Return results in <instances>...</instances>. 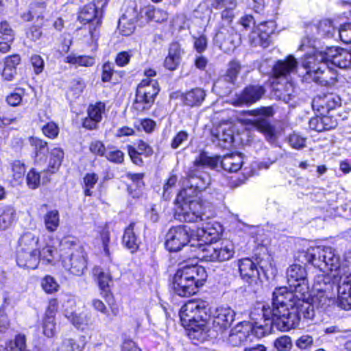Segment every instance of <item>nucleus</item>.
Wrapping results in <instances>:
<instances>
[{"mask_svg":"<svg viewBox=\"0 0 351 351\" xmlns=\"http://www.w3.org/2000/svg\"><path fill=\"white\" fill-rule=\"evenodd\" d=\"M219 158L201 153L189 168L184 181V188L179 192L175 204L178 206L177 215L180 220L187 223L205 221L215 215L213 205L208 202L196 199L199 192L210 184L208 175H202L199 170L204 167L215 169Z\"/></svg>","mask_w":351,"mask_h":351,"instance_id":"nucleus-1","label":"nucleus"},{"mask_svg":"<svg viewBox=\"0 0 351 351\" xmlns=\"http://www.w3.org/2000/svg\"><path fill=\"white\" fill-rule=\"evenodd\" d=\"M286 287H278L273 293L271 306H263V317H273L277 330L288 331L299 324V317L295 309L298 293L293 289Z\"/></svg>","mask_w":351,"mask_h":351,"instance_id":"nucleus-2","label":"nucleus"},{"mask_svg":"<svg viewBox=\"0 0 351 351\" xmlns=\"http://www.w3.org/2000/svg\"><path fill=\"white\" fill-rule=\"evenodd\" d=\"M222 226L215 221L207 222L197 232L198 250L202 253V258L206 261H225L230 259L234 254L233 245L230 242L221 245L216 242L222 233Z\"/></svg>","mask_w":351,"mask_h":351,"instance_id":"nucleus-3","label":"nucleus"},{"mask_svg":"<svg viewBox=\"0 0 351 351\" xmlns=\"http://www.w3.org/2000/svg\"><path fill=\"white\" fill-rule=\"evenodd\" d=\"M206 306L205 301L190 300L180 311L182 324L191 339H204L206 336Z\"/></svg>","mask_w":351,"mask_h":351,"instance_id":"nucleus-4","label":"nucleus"},{"mask_svg":"<svg viewBox=\"0 0 351 351\" xmlns=\"http://www.w3.org/2000/svg\"><path fill=\"white\" fill-rule=\"evenodd\" d=\"M298 62L293 56L278 60L272 67L271 85L274 95L285 102H288L294 93V86L291 75L296 73Z\"/></svg>","mask_w":351,"mask_h":351,"instance_id":"nucleus-5","label":"nucleus"},{"mask_svg":"<svg viewBox=\"0 0 351 351\" xmlns=\"http://www.w3.org/2000/svg\"><path fill=\"white\" fill-rule=\"evenodd\" d=\"M205 269L197 264L184 265L174 275L173 288L174 292L181 297H189L198 291L206 280Z\"/></svg>","mask_w":351,"mask_h":351,"instance_id":"nucleus-6","label":"nucleus"},{"mask_svg":"<svg viewBox=\"0 0 351 351\" xmlns=\"http://www.w3.org/2000/svg\"><path fill=\"white\" fill-rule=\"evenodd\" d=\"M60 258L65 269L76 276H81L86 267L83 251L71 238H64L60 243Z\"/></svg>","mask_w":351,"mask_h":351,"instance_id":"nucleus-7","label":"nucleus"},{"mask_svg":"<svg viewBox=\"0 0 351 351\" xmlns=\"http://www.w3.org/2000/svg\"><path fill=\"white\" fill-rule=\"evenodd\" d=\"M305 260L326 273L339 268V258L330 247L316 246L308 248L304 253Z\"/></svg>","mask_w":351,"mask_h":351,"instance_id":"nucleus-8","label":"nucleus"},{"mask_svg":"<svg viewBox=\"0 0 351 351\" xmlns=\"http://www.w3.org/2000/svg\"><path fill=\"white\" fill-rule=\"evenodd\" d=\"M346 261L348 263L347 267L340 266L339 264V268L333 271H328L326 273L322 272V274L316 275L313 289L317 293L328 292L332 291L334 282L338 283V288L339 287V280L340 276L342 274L341 269H346L351 271V252L346 254L345 257Z\"/></svg>","mask_w":351,"mask_h":351,"instance_id":"nucleus-9","label":"nucleus"},{"mask_svg":"<svg viewBox=\"0 0 351 351\" xmlns=\"http://www.w3.org/2000/svg\"><path fill=\"white\" fill-rule=\"evenodd\" d=\"M193 241V231L189 227L178 226L171 228L166 234L165 246L170 252H177Z\"/></svg>","mask_w":351,"mask_h":351,"instance_id":"nucleus-10","label":"nucleus"},{"mask_svg":"<svg viewBox=\"0 0 351 351\" xmlns=\"http://www.w3.org/2000/svg\"><path fill=\"white\" fill-rule=\"evenodd\" d=\"M287 279L289 287L293 289L298 297L308 295V283L304 267L298 264L290 265L287 270Z\"/></svg>","mask_w":351,"mask_h":351,"instance_id":"nucleus-11","label":"nucleus"},{"mask_svg":"<svg viewBox=\"0 0 351 351\" xmlns=\"http://www.w3.org/2000/svg\"><path fill=\"white\" fill-rule=\"evenodd\" d=\"M324 53L319 54V58L326 60V64L330 62L341 69L351 67V50L348 51L338 47H330L326 48Z\"/></svg>","mask_w":351,"mask_h":351,"instance_id":"nucleus-12","label":"nucleus"},{"mask_svg":"<svg viewBox=\"0 0 351 351\" xmlns=\"http://www.w3.org/2000/svg\"><path fill=\"white\" fill-rule=\"evenodd\" d=\"M214 42L221 50L229 53L239 44L240 36L232 27H221L215 34Z\"/></svg>","mask_w":351,"mask_h":351,"instance_id":"nucleus-13","label":"nucleus"},{"mask_svg":"<svg viewBox=\"0 0 351 351\" xmlns=\"http://www.w3.org/2000/svg\"><path fill=\"white\" fill-rule=\"evenodd\" d=\"M159 90L158 84L156 80L148 78L143 79L137 86L135 101L136 103H144L148 105L147 107H143V110H144L149 107V104L154 103Z\"/></svg>","mask_w":351,"mask_h":351,"instance_id":"nucleus-14","label":"nucleus"},{"mask_svg":"<svg viewBox=\"0 0 351 351\" xmlns=\"http://www.w3.org/2000/svg\"><path fill=\"white\" fill-rule=\"evenodd\" d=\"M262 112L263 113H250L252 118L244 121L263 133L268 141H274L275 129L267 120V117L272 116V111Z\"/></svg>","mask_w":351,"mask_h":351,"instance_id":"nucleus-15","label":"nucleus"},{"mask_svg":"<svg viewBox=\"0 0 351 351\" xmlns=\"http://www.w3.org/2000/svg\"><path fill=\"white\" fill-rule=\"evenodd\" d=\"M339 287V306L344 310L351 309V271L341 269Z\"/></svg>","mask_w":351,"mask_h":351,"instance_id":"nucleus-16","label":"nucleus"},{"mask_svg":"<svg viewBox=\"0 0 351 351\" xmlns=\"http://www.w3.org/2000/svg\"><path fill=\"white\" fill-rule=\"evenodd\" d=\"M250 323L241 322L231 329L228 338V343L232 346H240L247 341H252Z\"/></svg>","mask_w":351,"mask_h":351,"instance_id":"nucleus-17","label":"nucleus"},{"mask_svg":"<svg viewBox=\"0 0 351 351\" xmlns=\"http://www.w3.org/2000/svg\"><path fill=\"white\" fill-rule=\"evenodd\" d=\"M236 312L228 306H221L216 309L213 319V325L216 330L223 332L235 319Z\"/></svg>","mask_w":351,"mask_h":351,"instance_id":"nucleus-18","label":"nucleus"},{"mask_svg":"<svg viewBox=\"0 0 351 351\" xmlns=\"http://www.w3.org/2000/svg\"><path fill=\"white\" fill-rule=\"evenodd\" d=\"M265 93V89L261 86H249L246 87L243 93L237 96V98L232 101L234 106H241L243 104H251L259 100Z\"/></svg>","mask_w":351,"mask_h":351,"instance_id":"nucleus-19","label":"nucleus"},{"mask_svg":"<svg viewBox=\"0 0 351 351\" xmlns=\"http://www.w3.org/2000/svg\"><path fill=\"white\" fill-rule=\"evenodd\" d=\"M310 80H312V81L322 86L330 87L336 84L337 75L336 73L328 67L322 68L321 66L317 67V69L314 71V75Z\"/></svg>","mask_w":351,"mask_h":351,"instance_id":"nucleus-20","label":"nucleus"},{"mask_svg":"<svg viewBox=\"0 0 351 351\" xmlns=\"http://www.w3.org/2000/svg\"><path fill=\"white\" fill-rule=\"evenodd\" d=\"M40 256L37 250H17L16 263L23 268L34 269L37 268Z\"/></svg>","mask_w":351,"mask_h":351,"instance_id":"nucleus-21","label":"nucleus"},{"mask_svg":"<svg viewBox=\"0 0 351 351\" xmlns=\"http://www.w3.org/2000/svg\"><path fill=\"white\" fill-rule=\"evenodd\" d=\"M101 11L93 3H90L85 5L78 16V19L80 22L84 23H93L95 26L101 24Z\"/></svg>","mask_w":351,"mask_h":351,"instance_id":"nucleus-22","label":"nucleus"},{"mask_svg":"<svg viewBox=\"0 0 351 351\" xmlns=\"http://www.w3.org/2000/svg\"><path fill=\"white\" fill-rule=\"evenodd\" d=\"M339 104L340 98L332 94L318 95L312 101L313 110H335Z\"/></svg>","mask_w":351,"mask_h":351,"instance_id":"nucleus-23","label":"nucleus"},{"mask_svg":"<svg viewBox=\"0 0 351 351\" xmlns=\"http://www.w3.org/2000/svg\"><path fill=\"white\" fill-rule=\"evenodd\" d=\"M321 53H325L324 50L317 51L313 55H306L302 61V66L306 70V75H304V79L306 80H308L311 78V77L314 75V71L317 69V67H321L319 66L320 63H326V60H322L319 58V55Z\"/></svg>","mask_w":351,"mask_h":351,"instance_id":"nucleus-24","label":"nucleus"},{"mask_svg":"<svg viewBox=\"0 0 351 351\" xmlns=\"http://www.w3.org/2000/svg\"><path fill=\"white\" fill-rule=\"evenodd\" d=\"M239 269L241 278L248 283H251L258 276L257 267L250 258L239 260Z\"/></svg>","mask_w":351,"mask_h":351,"instance_id":"nucleus-25","label":"nucleus"},{"mask_svg":"<svg viewBox=\"0 0 351 351\" xmlns=\"http://www.w3.org/2000/svg\"><path fill=\"white\" fill-rule=\"evenodd\" d=\"M122 242L123 245L131 250L132 252L138 249L140 241L136 232V223H130L125 229Z\"/></svg>","mask_w":351,"mask_h":351,"instance_id":"nucleus-26","label":"nucleus"},{"mask_svg":"<svg viewBox=\"0 0 351 351\" xmlns=\"http://www.w3.org/2000/svg\"><path fill=\"white\" fill-rule=\"evenodd\" d=\"M252 335L260 339L270 334L274 328H277V325L274 323L273 317H264L263 324L256 322L250 323Z\"/></svg>","mask_w":351,"mask_h":351,"instance_id":"nucleus-27","label":"nucleus"},{"mask_svg":"<svg viewBox=\"0 0 351 351\" xmlns=\"http://www.w3.org/2000/svg\"><path fill=\"white\" fill-rule=\"evenodd\" d=\"M215 158H217V156ZM218 158L221 167L228 172H237L242 166V158L240 155L237 154L226 155L221 160L219 157H218Z\"/></svg>","mask_w":351,"mask_h":351,"instance_id":"nucleus-28","label":"nucleus"},{"mask_svg":"<svg viewBox=\"0 0 351 351\" xmlns=\"http://www.w3.org/2000/svg\"><path fill=\"white\" fill-rule=\"evenodd\" d=\"M306 295L298 297L296 300L295 309L299 317V321L302 318L306 320H312L315 317V310L312 304L304 301Z\"/></svg>","mask_w":351,"mask_h":351,"instance_id":"nucleus-29","label":"nucleus"},{"mask_svg":"<svg viewBox=\"0 0 351 351\" xmlns=\"http://www.w3.org/2000/svg\"><path fill=\"white\" fill-rule=\"evenodd\" d=\"M119 19H121V26H123L127 22H130L128 23V27L123 31L126 34H132L135 29V23L138 19V12L136 6L128 8Z\"/></svg>","mask_w":351,"mask_h":351,"instance_id":"nucleus-30","label":"nucleus"},{"mask_svg":"<svg viewBox=\"0 0 351 351\" xmlns=\"http://www.w3.org/2000/svg\"><path fill=\"white\" fill-rule=\"evenodd\" d=\"M180 47L178 43H172L169 49L168 56L166 57L164 66L170 71L175 70L180 61Z\"/></svg>","mask_w":351,"mask_h":351,"instance_id":"nucleus-31","label":"nucleus"},{"mask_svg":"<svg viewBox=\"0 0 351 351\" xmlns=\"http://www.w3.org/2000/svg\"><path fill=\"white\" fill-rule=\"evenodd\" d=\"M271 33L272 30L270 32L266 31L265 24H261L258 29V32H253L250 35V39L254 46L260 45L263 47H267L269 43Z\"/></svg>","mask_w":351,"mask_h":351,"instance_id":"nucleus-32","label":"nucleus"},{"mask_svg":"<svg viewBox=\"0 0 351 351\" xmlns=\"http://www.w3.org/2000/svg\"><path fill=\"white\" fill-rule=\"evenodd\" d=\"M143 12L149 21H152L156 23H164L167 21L169 18V13L166 10L156 8L150 5L144 8Z\"/></svg>","mask_w":351,"mask_h":351,"instance_id":"nucleus-33","label":"nucleus"},{"mask_svg":"<svg viewBox=\"0 0 351 351\" xmlns=\"http://www.w3.org/2000/svg\"><path fill=\"white\" fill-rule=\"evenodd\" d=\"M213 136L219 142V144L222 147H226V144H231L233 141V132L228 124H223L215 129V133L213 132Z\"/></svg>","mask_w":351,"mask_h":351,"instance_id":"nucleus-34","label":"nucleus"},{"mask_svg":"<svg viewBox=\"0 0 351 351\" xmlns=\"http://www.w3.org/2000/svg\"><path fill=\"white\" fill-rule=\"evenodd\" d=\"M234 84V82L223 75L214 83L213 90L219 96H225L232 91Z\"/></svg>","mask_w":351,"mask_h":351,"instance_id":"nucleus-35","label":"nucleus"},{"mask_svg":"<svg viewBox=\"0 0 351 351\" xmlns=\"http://www.w3.org/2000/svg\"><path fill=\"white\" fill-rule=\"evenodd\" d=\"M38 237L32 232H25L19 240V247L17 250H37L36 247L38 243Z\"/></svg>","mask_w":351,"mask_h":351,"instance_id":"nucleus-36","label":"nucleus"},{"mask_svg":"<svg viewBox=\"0 0 351 351\" xmlns=\"http://www.w3.org/2000/svg\"><path fill=\"white\" fill-rule=\"evenodd\" d=\"M204 91L201 88H195L184 95V103L190 107H197L203 101Z\"/></svg>","mask_w":351,"mask_h":351,"instance_id":"nucleus-37","label":"nucleus"},{"mask_svg":"<svg viewBox=\"0 0 351 351\" xmlns=\"http://www.w3.org/2000/svg\"><path fill=\"white\" fill-rule=\"evenodd\" d=\"M65 317L77 328L84 330L88 325L89 318L86 315L71 312L66 313Z\"/></svg>","mask_w":351,"mask_h":351,"instance_id":"nucleus-38","label":"nucleus"},{"mask_svg":"<svg viewBox=\"0 0 351 351\" xmlns=\"http://www.w3.org/2000/svg\"><path fill=\"white\" fill-rule=\"evenodd\" d=\"M44 223L46 229L53 232L56 231L60 225L59 213L56 210L48 211L44 216Z\"/></svg>","mask_w":351,"mask_h":351,"instance_id":"nucleus-39","label":"nucleus"},{"mask_svg":"<svg viewBox=\"0 0 351 351\" xmlns=\"http://www.w3.org/2000/svg\"><path fill=\"white\" fill-rule=\"evenodd\" d=\"M237 5V0H216L213 3L212 7L217 10L224 9L221 13L222 17L230 18L231 16L229 15V11L234 10Z\"/></svg>","mask_w":351,"mask_h":351,"instance_id":"nucleus-40","label":"nucleus"},{"mask_svg":"<svg viewBox=\"0 0 351 351\" xmlns=\"http://www.w3.org/2000/svg\"><path fill=\"white\" fill-rule=\"evenodd\" d=\"M66 62L82 66H91L95 64L93 57L86 56L69 55L66 57Z\"/></svg>","mask_w":351,"mask_h":351,"instance_id":"nucleus-41","label":"nucleus"},{"mask_svg":"<svg viewBox=\"0 0 351 351\" xmlns=\"http://www.w3.org/2000/svg\"><path fill=\"white\" fill-rule=\"evenodd\" d=\"M88 117L84 119L83 126L93 130L96 128L97 123L101 119V111H87Z\"/></svg>","mask_w":351,"mask_h":351,"instance_id":"nucleus-42","label":"nucleus"},{"mask_svg":"<svg viewBox=\"0 0 351 351\" xmlns=\"http://www.w3.org/2000/svg\"><path fill=\"white\" fill-rule=\"evenodd\" d=\"M98 176L95 173H88L85 175L83 178L84 183V193L86 196H91L92 191H90L93 189L95 184L98 181Z\"/></svg>","mask_w":351,"mask_h":351,"instance_id":"nucleus-43","label":"nucleus"},{"mask_svg":"<svg viewBox=\"0 0 351 351\" xmlns=\"http://www.w3.org/2000/svg\"><path fill=\"white\" fill-rule=\"evenodd\" d=\"M94 275L97 277L98 285L101 290L105 291L109 286V282L111 281L110 275L104 271L99 267H95L93 269Z\"/></svg>","mask_w":351,"mask_h":351,"instance_id":"nucleus-44","label":"nucleus"},{"mask_svg":"<svg viewBox=\"0 0 351 351\" xmlns=\"http://www.w3.org/2000/svg\"><path fill=\"white\" fill-rule=\"evenodd\" d=\"M43 333L47 337H52L56 332V323L53 317H44L43 321Z\"/></svg>","mask_w":351,"mask_h":351,"instance_id":"nucleus-45","label":"nucleus"},{"mask_svg":"<svg viewBox=\"0 0 351 351\" xmlns=\"http://www.w3.org/2000/svg\"><path fill=\"white\" fill-rule=\"evenodd\" d=\"M64 158V152L59 147H55L51 151L49 167L53 170L59 168Z\"/></svg>","mask_w":351,"mask_h":351,"instance_id":"nucleus-46","label":"nucleus"},{"mask_svg":"<svg viewBox=\"0 0 351 351\" xmlns=\"http://www.w3.org/2000/svg\"><path fill=\"white\" fill-rule=\"evenodd\" d=\"M332 291L328 292L317 293L314 301L317 302L321 308H325L334 302V296Z\"/></svg>","mask_w":351,"mask_h":351,"instance_id":"nucleus-47","label":"nucleus"},{"mask_svg":"<svg viewBox=\"0 0 351 351\" xmlns=\"http://www.w3.org/2000/svg\"><path fill=\"white\" fill-rule=\"evenodd\" d=\"M41 287L46 293H52L58 290L59 285L53 277L46 276L41 281Z\"/></svg>","mask_w":351,"mask_h":351,"instance_id":"nucleus-48","label":"nucleus"},{"mask_svg":"<svg viewBox=\"0 0 351 351\" xmlns=\"http://www.w3.org/2000/svg\"><path fill=\"white\" fill-rule=\"evenodd\" d=\"M318 29L322 34L327 36L335 37V34L337 35L338 29L333 27L332 21L330 20L322 21L319 24Z\"/></svg>","mask_w":351,"mask_h":351,"instance_id":"nucleus-49","label":"nucleus"},{"mask_svg":"<svg viewBox=\"0 0 351 351\" xmlns=\"http://www.w3.org/2000/svg\"><path fill=\"white\" fill-rule=\"evenodd\" d=\"M57 252L52 246H45L40 252H38L40 260L46 261L47 263H51L55 259Z\"/></svg>","mask_w":351,"mask_h":351,"instance_id":"nucleus-50","label":"nucleus"},{"mask_svg":"<svg viewBox=\"0 0 351 351\" xmlns=\"http://www.w3.org/2000/svg\"><path fill=\"white\" fill-rule=\"evenodd\" d=\"M289 143L295 149H300L306 146V138L293 132L289 137Z\"/></svg>","mask_w":351,"mask_h":351,"instance_id":"nucleus-51","label":"nucleus"},{"mask_svg":"<svg viewBox=\"0 0 351 351\" xmlns=\"http://www.w3.org/2000/svg\"><path fill=\"white\" fill-rule=\"evenodd\" d=\"M274 346L278 351H287L292 347L291 338L288 336L284 335L274 341Z\"/></svg>","mask_w":351,"mask_h":351,"instance_id":"nucleus-52","label":"nucleus"},{"mask_svg":"<svg viewBox=\"0 0 351 351\" xmlns=\"http://www.w3.org/2000/svg\"><path fill=\"white\" fill-rule=\"evenodd\" d=\"M27 184L29 188L35 189L38 188L40 183V173L34 169H31L27 175Z\"/></svg>","mask_w":351,"mask_h":351,"instance_id":"nucleus-53","label":"nucleus"},{"mask_svg":"<svg viewBox=\"0 0 351 351\" xmlns=\"http://www.w3.org/2000/svg\"><path fill=\"white\" fill-rule=\"evenodd\" d=\"M337 36L345 43H351V23L342 25L337 31Z\"/></svg>","mask_w":351,"mask_h":351,"instance_id":"nucleus-54","label":"nucleus"},{"mask_svg":"<svg viewBox=\"0 0 351 351\" xmlns=\"http://www.w3.org/2000/svg\"><path fill=\"white\" fill-rule=\"evenodd\" d=\"M58 351H82L80 346L73 339H65L58 348Z\"/></svg>","mask_w":351,"mask_h":351,"instance_id":"nucleus-55","label":"nucleus"},{"mask_svg":"<svg viewBox=\"0 0 351 351\" xmlns=\"http://www.w3.org/2000/svg\"><path fill=\"white\" fill-rule=\"evenodd\" d=\"M12 169L13 172V177L16 180L22 178L25 173V165L20 160H15L12 162Z\"/></svg>","mask_w":351,"mask_h":351,"instance_id":"nucleus-56","label":"nucleus"},{"mask_svg":"<svg viewBox=\"0 0 351 351\" xmlns=\"http://www.w3.org/2000/svg\"><path fill=\"white\" fill-rule=\"evenodd\" d=\"M43 132L46 136L53 138L58 136L59 129L55 123L50 122L43 127Z\"/></svg>","mask_w":351,"mask_h":351,"instance_id":"nucleus-57","label":"nucleus"},{"mask_svg":"<svg viewBox=\"0 0 351 351\" xmlns=\"http://www.w3.org/2000/svg\"><path fill=\"white\" fill-rule=\"evenodd\" d=\"M241 69L240 64L238 62L232 61L229 64V68L226 72L225 77H228L230 80L235 82L237 75L239 73Z\"/></svg>","mask_w":351,"mask_h":351,"instance_id":"nucleus-58","label":"nucleus"},{"mask_svg":"<svg viewBox=\"0 0 351 351\" xmlns=\"http://www.w3.org/2000/svg\"><path fill=\"white\" fill-rule=\"evenodd\" d=\"M329 111L322 113V122L324 130H330L337 125V121L332 116L328 115Z\"/></svg>","mask_w":351,"mask_h":351,"instance_id":"nucleus-59","label":"nucleus"},{"mask_svg":"<svg viewBox=\"0 0 351 351\" xmlns=\"http://www.w3.org/2000/svg\"><path fill=\"white\" fill-rule=\"evenodd\" d=\"M105 156L109 161L114 163H121L124 158L123 153L117 149L107 152Z\"/></svg>","mask_w":351,"mask_h":351,"instance_id":"nucleus-60","label":"nucleus"},{"mask_svg":"<svg viewBox=\"0 0 351 351\" xmlns=\"http://www.w3.org/2000/svg\"><path fill=\"white\" fill-rule=\"evenodd\" d=\"M131 51H121L119 53L115 58V62L119 66H125L127 65L132 57Z\"/></svg>","mask_w":351,"mask_h":351,"instance_id":"nucleus-61","label":"nucleus"},{"mask_svg":"<svg viewBox=\"0 0 351 351\" xmlns=\"http://www.w3.org/2000/svg\"><path fill=\"white\" fill-rule=\"evenodd\" d=\"M0 33L8 38V40L13 41L14 38V34L13 29L7 21H2L0 23Z\"/></svg>","mask_w":351,"mask_h":351,"instance_id":"nucleus-62","label":"nucleus"},{"mask_svg":"<svg viewBox=\"0 0 351 351\" xmlns=\"http://www.w3.org/2000/svg\"><path fill=\"white\" fill-rule=\"evenodd\" d=\"M90 151L97 156H103L106 154V149L104 144L99 141H93L90 144Z\"/></svg>","mask_w":351,"mask_h":351,"instance_id":"nucleus-63","label":"nucleus"},{"mask_svg":"<svg viewBox=\"0 0 351 351\" xmlns=\"http://www.w3.org/2000/svg\"><path fill=\"white\" fill-rule=\"evenodd\" d=\"M313 337L308 335H304L299 337L296 341V346L300 349H307L313 345Z\"/></svg>","mask_w":351,"mask_h":351,"instance_id":"nucleus-64","label":"nucleus"}]
</instances>
